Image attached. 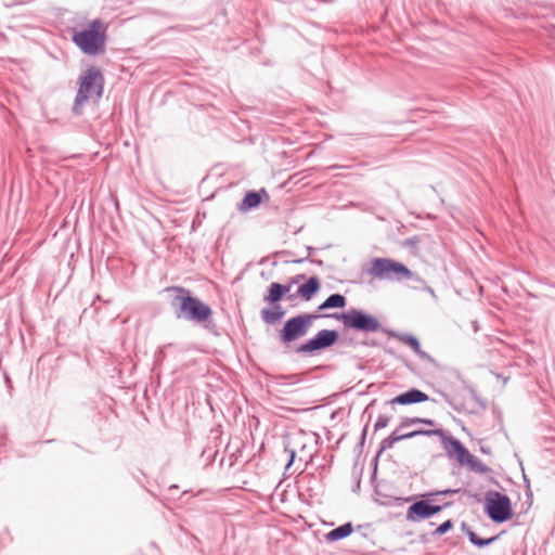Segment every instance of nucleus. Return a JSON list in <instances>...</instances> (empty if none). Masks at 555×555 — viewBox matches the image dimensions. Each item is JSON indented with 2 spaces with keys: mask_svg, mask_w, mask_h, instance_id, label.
I'll list each match as a JSON object with an SVG mask.
<instances>
[{
  "mask_svg": "<svg viewBox=\"0 0 555 555\" xmlns=\"http://www.w3.org/2000/svg\"><path fill=\"white\" fill-rule=\"evenodd\" d=\"M177 295L171 305L177 308V317L195 323H205L212 315L211 308L201 299L193 297L190 291L183 287L170 288Z\"/></svg>",
  "mask_w": 555,
  "mask_h": 555,
  "instance_id": "obj_1",
  "label": "nucleus"
},
{
  "mask_svg": "<svg viewBox=\"0 0 555 555\" xmlns=\"http://www.w3.org/2000/svg\"><path fill=\"white\" fill-rule=\"evenodd\" d=\"M417 436H437L440 438L441 444L446 451V454L448 457L453 459L455 457L456 461L460 463V465L467 459V456L470 454V452L464 447V444L453 436L447 434L441 428H434V429H415L411 430V433H408L406 435L402 436H393L386 446H389L392 441H401L411 439Z\"/></svg>",
  "mask_w": 555,
  "mask_h": 555,
  "instance_id": "obj_2",
  "label": "nucleus"
},
{
  "mask_svg": "<svg viewBox=\"0 0 555 555\" xmlns=\"http://www.w3.org/2000/svg\"><path fill=\"white\" fill-rule=\"evenodd\" d=\"M103 92V76L101 72L91 67L80 77L78 93L75 99L74 111L80 113L87 103H96Z\"/></svg>",
  "mask_w": 555,
  "mask_h": 555,
  "instance_id": "obj_3",
  "label": "nucleus"
},
{
  "mask_svg": "<svg viewBox=\"0 0 555 555\" xmlns=\"http://www.w3.org/2000/svg\"><path fill=\"white\" fill-rule=\"evenodd\" d=\"M106 27L100 21L90 23L87 29L74 35L73 41L87 54H98L104 50Z\"/></svg>",
  "mask_w": 555,
  "mask_h": 555,
  "instance_id": "obj_4",
  "label": "nucleus"
},
{
  "mask_svg": "<svg viewBox=\"0 0 555 555\" xmlns=\"http://www.w3.org/2000/svg\"><path fill=\"white\" fill-rule=\"evenodd\" d=\"M485 508L488 517L496 524L505 522L513 516L509 498L496 491L488 492Z\"/></svg>",
  "mask_w": 555,
  "mask_h": 555,
  "instance_id": "obj_5",
  "label": "nucleus"
},
{
  "mask_svg": "<svg viewBox=\"0 0 555 555\" xmlns=\"http://www.w3.org/2000/svg\"><path fill=\"white\" fill-rule=\"evenodd\" d=\"M369 273L378 279L412 278V272L405 266L388 258L374 259Z\"/></svg>",
  "mask_w": 555,
  "mask_h": 555,
  "instance_id": "obj_6",
  "label": "nucleus"
},
{
  "mask_svg": "<svg viewBox=\"0 0 555 555\" xmlns=\"http://www.w3.org/2000/svg\"><path fill=\"white\" fill-rule=\"evenodd\" d=\"M314 319L315 315L301 314L286 321L283 328L280 331L282 341L289 344L306 336Z\"/></svg>",
  "mask_w": 555,
  "mask_h": 555,
  "instance_id": "obj_7",
  "label": "nucleus"
},
{
  "mask_svg": "<svg viewBox=\"0 0 555 555\" xmlns=\"http://www.w3.org/2000/svg\"><path fill=\"white\" fill-rule=\"evenodd\" d=\"M304 374H274L269 375L267 387L270 392L289 395L301 389Z\"/></svg>",
  "mask_w": 555,
  "mask_h": 555,
  "instance_id": "obj_8",
  "label": "nucleus"
},
{
  "mask_svg": "<svg viewBox=\"0 0 555 555\" xmlns=\"http://www.w3.org/2000/svg\"><path fill=\"white\" fill-rule=\"evenodd\" d=\"M429 501L430 500L427 499L421 500L410 505L406 509V520L411 522H417L423 519L430 518L440 513L442 508L451 505L450 502H447L443 505H433L429 503Z\"/></svg>",
  "mask_w": 555,
  "mask_h": 555,
  "instance_id": "obj_9",
  "label": "nucleus"
},
{
  "mask_svg": "<svg viewBox=\"0 0 555 555\" xmlns=\"http://www.w3.org/2000/svg\"><path fill=\"white\" fill-rule=\"evenodd\" d=\"M410 369L416 372L434 373L441 369L438 361L428 354L424 349H412V356L409 360Z\"/></svg>",
  "mask_w": 555,
  "mask_h": 555,
  "instance_id": "obj_10",
  "label": "nucleus"
},
{
  "mask_svg": "<svg viewBox=\"0 0 555 555\" xmlns=\"http://www.w3.org/2000/svg\"><path fill=\"white\" fill-rule=\"evenodd\" d=\"M344 324L348 327L361 331H377L379 327L378 321L371 315L364 314L358 310H351L343 315Z\"/></svg>",
  "mask_w": 555,
  "mask_h": 555,
  "instance_id": "obj_11",
  "label": "nucleus"
},
{
  "mask_svg": "<svg viewBox=\"0 0 555 555\" xmlns=\"http://www.w3.org/2000/svg\"><path fill=\"white\" fill-rule=\"evenodd\" d=\"M415 424H424L426 426H430V427H434L436 426V422L434 420H430V418H422V417H404L400 425L388 436L386 437L385 439L382 440L380 442V446H379V449L377 451V455H379L380 453H383L384 451L388 450V449H391L393 447V444L397 442V441H392L389 446H386V443L395 436H402V435H406L409 431H403V429H405V427H411Z\"/></svg>",
  "mask_w": 555,
  "mask_h": 555,
  "instance_id": "obj_12",
  "label": "nucleus"
},
{
  "mask_svg": "<svg viewBox=\"0 0 555 555\" xmlns=\"http://www.w3.org/2000/svg\"><path fill=\"white\" fill-rule=\"evenodd\" d=\"M428 400V396L416 389L412 388L403 393H400L392 398L391 400L387 401V404L391 406L393 410L395 404H401V405H409L414 403H421Z\"/></svg>",
  "mask_w": 555,
  "mask_h": 555,
  "instance_id": "obj_13",
  "label": "nucleus"
},
{
  "mask_svg": "<svg viewBox=\"0 0 555 555\" xmlns=\"http://www.w3.org/2000/svg\"><path fill=\"white\" fill-rule=\"evenodd\" d=\"M337 332L331 330H323L319 334L309 340L302 347H330L337 340Z\"/></svg>",
  "mask_w": 555,
  "mask_h": 555,
  "instance_id": "obj_14",
  "label": "nucleus"
},
{
  "mask_svg": "<svg viewBox=\"0 0 555 555\" xmlns=\"http://www.w3.org/2000/svg\"><path fill=\"white\" fill-rule=\"evenodd\" d=\"M323 349H295L293 360L300 363L301 369H312L317 365L310 362V359L320 353Z\"/></svg>",
  "mask_w": 555,
  "mask_h": 555,
  "instance_id": "obj_15",
  "label": "nucleus"
},
{
  "mask_svg": "<svg viewBox=\"0 0 555 555\" xmlns=\"http://www.w3.org/2000/svg\"><path fill=\"white\" fill-rule=\"evenodd\" d=\"M321 287L320 280L317 276L310 278L306 283L300 285L297 289V296L301 299L309 301Z\"/></svg>",
  "mask_w": 555,
  "mask_h": 555,
  "instance_id": "obj_16",
  "label": "nucleus"
},
{
  "mask_svg": "<svg viewBox=\"0 0 555 555\" xmlns=\"http://www.w3.org/2000/svg\"><path fill=\"white\" fill-rule=\"evenodd\" d=\"M291 287L288 285H282L280 283H272L269 287L268 294L264 296V301L270 305H273L280 301L283 296H285L289 292Z\"/></svg>",
  "mask_w": 555,
  "mask_h": 555,
  "instance_id": "obj_17",
  "label": "nucleus"
},
{
  "mask_svg": "<svg viewBox=\"0 0 555 555\" xmlns=\"http://www.w3.org/2000/svg\"><path fill=\"white\" fill-rule=\"evenodd\" d=\"M353 531L351 522L344 524L326 533L325 539L327 542H335L349 537Z\"/></svg>",
  "mask_w": 555,
  "mask_h": 555,
  "instance_id": "obj_18",
  "label": "nucleus"
},
{
  "mask_svg": "<svg viewBox=\"0 0 555 555\" xmlns=\"http://www.w3.org/2000/svg\"><path fill=\"white\" fill-rule=\"evenodd\" d=\"M462 530L466 533L470 543L477 547L490 545L499 539V535H494L489 539H481L465 522L462 524Z\"/></svg>",
  "mask_w": 555,
  "mask_h": 555,
  "instance_id": "obj_19",
  "label": "nucleus"
},
{
  "mask_svg": "<svg viewBox=\"0 0 555 555\" xmlns=\"http://www.w3.org/2000/svg\"><path fill=\"white\" fill-rule=\"evenodd\" d=\"M461 465L467 466L472 472L479 474H487L490 472V468L472 453Z\"/></svg>",
  "mask_w": 555,
  "mask_h": 555,
  "instance_id": "obj_20",
  "label": "nucleus"
},
{
  "mask_svg": "<svg viewBox=\"0 0 555 555\" xmlns=\"http://www.w3.org/2000/svg\"><path fill=\"white\" fill-rule=\"evenodd\" d=\"M261 203V196L257 192H248L240 205V210L246 211L257 207Z\"/></svg>",
  "mask_w": 555,
  "mask_h": 555,
  "instance_id": "obj_21",
  "label": "nucleus"
},
{
  "mask_svg": "<svg viewBox=\"0 0 555 555\" xmlns=\"http://www.w3.org/2000/svg\"><path fill=\"white\" fill-rule=\"evenodd\" d=\"M346 306V298L340 294L331 295L321 306L320 309L330 308H344Z\"/></svg>",
  "mask_w": 555,
  "mask_h": 555,
  "instance_id": "obj_22",
  "label": "nucleus"
},
{
  "mask_svg": "<svg viewBox=\"0 0 555 555\" xmlns=\"http://www.w3.org/2000/svg\"><path fill=\"white\" fill-rule=\"evenodd\" d=\"M283 315V311L279 309H263L261 311L262 320L266 323L272 324L279 321Z\"/></svg>",
  "mask_w": 555,
  "mask_h": 555,
  "instance_id": "obj_23",
  "label": "nucleus"
},
{
  "mask_svg": "<svg viewBox=\"0 0 555 555\" xmlns=\"http://www.w3.org/2000/svg\"><path fill=\"white\" fill-rule=\"evenodd\" d=\"M391 418H392L391 413L390 414L384 413V414L378 415L376 423L374 424V431H378V430L387 427L389 422L391 421Z\"/></svg>",
  "mask_w": 555,
  "mask_h": 555,
  "instance_id": "obj_24",
  "label": "nucleus"
},
{
  "mask_svg": "<svg viewBox=\"0 0 555 555\" xmlns=\"http://www.w3.org/2000/svg\"><path fill=\"white\" fill-rule=\"evenodd\" d=\"M396 337L398 339V343L408 345L410 347H418V345H420L418 339L415 336L410 335V334H402V335H399Z\"/></svg>",
  "mask_w": 555,
  "mask_h": 555,
  "instance_id": "obj_25",
  "label": "nucleus"
},
{
  "mask_svg": "<svg viewBox=\"0 0 555 555\" xmlns=\"http://www.w3.org/2000/svg\"><path fill=\"white\" fill-rule=\"evenodd\" d=\"M460 491H461L460 489H444L441 491L425 493V494H423V498H425L427 500H433V498L436 495H449V494L459 493Z\"/></svg>",
  "mask_w": 555,
  "mask_h": 555,
  "instance_id": "obj_26",
  "label": "nucleus"
},
{
  "mask_svg": "<svg viewBox=\"0 0 555 555\" xmlns=\"http://www.w3.org/2000/svg\"><path fill=\"white\" fill-rule=\"evenodd\" d=\"M453 528V521L451 519L442 522L435 531L434 535H442Z\"/></svg>",
  "mask_w": 555,
  "mask_h": 555,
  "instance_id": "obj_27",
  "label": "nucleus"
},
{
  "mask_svg": "<svg viewBox=\"0 0 555 555\" xmlns=\"http://www.w3.org/2000/svg\"><path fill=\"white\" fill-rule=\"evenodd\" d=\"M286 451L289 453V461H288V463H287L286 467H289V466L294 463V461H295V457H296V451H295V450H293V449H291V450H287V449H286Z\"/></svg>",
  "mask_w": 555,
  "mask_h": 555,
  "instance_id": "obj_28",
  "label": "nucleus"
},
{
  "mask_svg": "<svg viewBox=\"0 0 555 555\" xmlns=\"http://www.w3.org/2000/svg\"><path fill=\"white\" fill-rule=\"evenodd\" d=\"M367 431V425L364 426L362 434H361V443H364L365 437Z\"/></svg>",
  "mask_w": 555,
  "mask_h": 555,
  "instance_id": "obj_29",
  "label": "nucleus"
},
{
  "mask_svg": "<svg viewBox=\"0 0 555 555\" xmlns=\"http://www.w3.org/2000/svg\"><path fill=\"white\" fill-rule=\"evenodd\" d=\"M301 278H302V275H298V276L293 279V282L294 283H298Z\"/></svg>",
  "mask_w": 555,
  "mask_h": 555,
  "instance_id": "obj_30",
  "label": "nucleus"
}]
</instances>
